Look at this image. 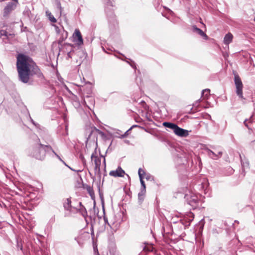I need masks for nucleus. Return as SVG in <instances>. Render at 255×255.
Here are the masks:
<instances>
[{
    "instance_id": "nucleus-1",
    "label": "nucleus",
    "mask_w": 255,
    "mask_h": 255,
    "mask_svg": "<svg viewBox=\"0 0 255 255\" xmlns=\"http://www.w3.org/2000/svg\"><path fill=\"white\" fill-rule=\"evenodd\" d=\"M16 68L19 80L24 83L29 82L30 77L36 75L40 78L43 75L39 67L29 56L18 54L16 56Z\"/></svg>"
},
{
    "instance_id": "nucleus-2",
    "label": "nucleus",
    "mask_w": 255,
    "mask_h": 255,
    "mask_svg": "<svg viewBox=\"0 0 255 255\" xmlns=\"http://www.w3.org/2000/svg\"><path fill=\"white\" fill-rule=\"evenodd\" d=\"M51 150L57 157L59 156L53 150L52 147L49 145H44L39 143L35 146L31 152H30V156L36 159V160L42 161L44 159L46 155V152Z\"/></svg>"
},
{
    "instance_id": "nucleus-3",
    "label": "nucleus",
    "mask_w": 255,
    "mask_h": 255,
    "mask_svg": "<svg viewBox=\"0 0 255 255\" xmlns=\"http://www.w3.org/2000/svg\"><path fill=\"white\" fill-rule=\"evenodd\" d=\"M234 82L236 86V93L239 97L243 101H245L247 98L244 97L243 93V84L238 74H235Z\"/></svg>"
},
{
    "instance_id": "nucleus-4",
    "label": "nucleus",
    "mask_w": 255,
    "mask_h": 255,
    "mask_svg": "<svg viewBox=\"0 0 255 255\" xmlns=\"http://www.w3.org/2000/svg\"><path fill=\"white\" fill-rule=\"evenodd\" d=\"M91 160L94 164L95 174L100 178L101 177L100 166L101 164V157L99 156L95 152L93 153L91 155Z\"/></svg>"
},
{
    "instance_id": "nucleus-5",
    "label": "nucleus",
    "mask_w": 255,
    "mask_h": 255,
    "mask_svg": "<svg viewBox=\"0 0 255 255\" xmlns=\"http://www.w3.org/2000/svg\"><path fill=\"white\" fill-rule=\"evenodd\" d=\"M74 41L77 42L78 45H81L83 44V39L82 34L78 29L75 30L74 33L73 34Z\"/></svg>"
},
{
    "instance_id": "nucleus-6",
    "label": "nucleus",
    "mask_w": 255,
    "mask_h": 255,
    "mask_svg": "<svg viewBox=\"0 0 255 255\" xmlns=\"http://www.w3.org/2000/svg\"><path fill=\"white\" fill-rule=\"evenodd\" d=\"M125 174V171L121 167H119L116 170H112L109 172V175L114 177H123Z\"/></svg>"
},
{
    "instance_id": "nucleus-7",
    "label": "nucleus",
    "mask_w": 255,
    "mask_h": 255,
    "mask_svg": "<svg viewBox=\"0 0 255 255\" xmlns=\"http://www.w3.org/2000/svg\"><path fill=\"white\" fill-rule=\"evenodd\" d=\"M15 6V4L9 2L3 9V16L5 17H7L11 11L14 9Z\"/></svg>"
},
{
    "instance_id": "nucleus-8",
    "label": "nucleus",
    "mask_w": 255,
    "mask_h": 255,
    "mask_svg": "<svg viewBox=\"0 0 255 255\" xmlns=\"http://www.w3.org/2000/svg\"><path fill=\"white\" fill-rule=\"evenodd\" d=\"M174 132L176 135L182 137H186L188 135V132L187 130L181 128L177 126L175 128Z\"/></svg>"
},
{
    "instance_id": "nucleus-9",
    "label": "nucleus",
    "mask_w": 255,
    "mask_h": 255,
    "mask_svg": "<svg viewBox=\"0 0 255 255\" xmlns=\"http://www.w3.org/2000/svg\"><path fill=\"white\" fill-rule=\"evenodd\" d=\"M92 135H94V136L100 135L102 138H105L106 137L105 134L103 131L100 130L96 128H94L92 130L89 137L90 138Z\"/></svg>"
},
{
    "instance_id": "nucleus-10",
    "label": "nucleus",
    "mask_w": 255,
    "mask_h": 255,
    "mask_svg": "<svg viewBox=\"0 0 255 255\" xmlns=\"http://www.w3.org/2000/svg\"><path fill=\"white\" fill-rule=\"evenodd\" d=\"M193 30L194 32H197L200 35L202 36L205 39H208V36L201 29L198 28L196 25L192 26Z\"/></svg>"
},
{
    "instance_id": "nucleus-11",
    "label": "nucleus",
    "mask_w": 255,
    "mask_h": 255,
    "mask_svg": "<svg viewBox=\"0 0 255 255\" xmlns=\"http://www.w3.org/2000/svg\"><path fill=\"white\" fill-rule=\"evenodd\" d=\"M233 34L229 32L227 34L225 35L224 38V43L226 45H229L230 43H231L233 41Z\"/></svg>"
},
{
    "instance_id": "nucleus-12",
    "label": "nucleus",
    "mask_w": 255,
    "mask_h": 255,
    "mask_svg": "<svg viewBox=\"0 0 255 255\" xmlns=\"http://www.w3.org/2000/svg\"><path fill=\"white\" fill-rule=\"evenodd\" d=\"M79 205L80 207L78 209L79 212L84 218H86L88 216L87 210L85 207L82 204L81 202L79 203Z\"/></svg>"
},
{
    "instance_id": "nucleus-13",
    "label": "nucleus",
    "mask_w": 255,
    "mask_h": 255,
    "mask_svg": "<svg viewBox=\"0 0 255 255\" xmlns=\"http://www.w3.org/2000/svg\"><path fill=\"white\" fill-rule=\"evenodd\" d=\"M208 154L209 156H210L213 159H217L218 158L221 156L222 154V151H218L217 152V153L216 154L214 151H212V150H209L208 151Z\"/></svg>"
},
{
    "instance_id": "nucleus-14",
    "label": "nucleus",
    "mask_w": 255,
    "mask_h": 255,
    "mask_svg": "<svg viewBox=\"0 0 255 255\" xmlns=\"http://www.w3.org/2000/svg\"><path fill=\"white\" fill-rule=\"evenodd\" d=\"M146 193V189H141L140 192L138 193V202L141 204L144 200Z\"/></svg>"
},
{
    "instance_id": "nucleus-15",
    "label": "nucleus",
    "mask_w": 255,
    "mask_h": 255,
    "mask_svg": "<svg viewBox=\"0 0 255 255\" xmlns=\"http://www.w3.org/2000/svg\"><path fill=\"white\" fill-rule=\"evenodd\" d=\"M86 189L87 191L88 192V193H89V194L90 195L92 199L94 200L95 198V193H94L93 188L90 186L87 185L86 187Z\"/></svg>"
},
{
    "instance_id": "nucleus-16",
    "label": "nucleus",
    "mask_w": 255,
    "mask_h": 255,
    "mask_svg": "<svg viewBox=\"0 0 255 255\" xmlns=\"http://www.w3.org/2000/svg\"><path fill=\"white\" fill-rule=\"evenodd\" d=\"M71 201L70 198H67L64 203V207L67 210H70L71 208Z\"/></svg>"
},
{
    "instance_id": "nucleus-17",
    "label": "nucleus",
    "mask_w": 255,
    "mask_h": 255,
    "mask_svg": "<svg viewBox=\"0 0 255 255\" xmlns=\"http://www.w3.org/2000/svg\"><path fill=\"white\" fill-rule=\"evenodd\" d=\"M163 125L166 128H169L170 129H172L173 131L174 130L175 128L176 127L177 125L175 124L168 123V122H164L163 123Z\"/></svg>"
},
{
    "instance_id": "nucleus-18",
    "label": "nucleus",
    "mask_w": 255,
    "mask_h": 255,
    "mask_svg": "<svg viewBox=\"0 0 255 255\" xmlns=\"http://www.w3.org/2000/svg\"><path fill=\"white\" fill-rule=\"evenodd\" d=\"M46 15L48 17L49 19L53 23H55L57 22L56 19L54 17V16L51 14V13L48 11L46 12Z\"/></svg>"
},
{
    "instance_id": "nucleus-19",
    "label": "nucleus",
    "mask_w": 255,
    "mask_h": 255,
    "mask_svg": "<svg viewBox=\"0 0 255 255\" xmlns=\"http://www.w3.org/2000/svg\"><path fill=\"white\" fill-rule=\"evenodd\" d=\"M110 6H114V5L113 4V3L111 0H107V1L106 2V9L107 10H108L109 7Z\"/></svg>"
},
{
    "instance_id": "nucleus-20",
    "label": "nucleus",
    "mask_w": 255,
    "mask_h": 255,
    "mask_svg": "<svg viewBox=\"0 0 255 255\" xmlns=\"http://www.w3.org/2000/svg\"><path fill=\"white\" fill-rule=\"evenodd\" d=\"M210 90L209 89H205L203 91L202 94L203 96L207 97L210 95Z\"/></svg>"
},
{
    "instance_id": "nucleus-21",
    "label": "nucleus",
    "mask_w": 255,
    "mask_h": 255,
    "mask_svg": "<svg viewBox=\"0 0 255 255\" xmlns=\"http://www.w3.org/2000/svg\"><path fill=\"white\" fill-rule=\"evenodd\" d=\"M138 173L139 177H143L142 176L145 174L144 170L141 168L138 169Z\"/></svg>"
},
{
    "instance_id": "nucleus-22",
    "label": "nucleus",
    "mask_w": 255,
    "mask_h": 255,
    "mask_svg": "<svg viewBox=\"0 0 255 255\" xmlns=\"http://www.w3.org/2000/svg\"><path fill=\"white\" fill-rule=\"evenodd\" d=\"M67 35H68V33L67 32H66V36L65 38L64 37H62V38H60L58 41V43L59 44H61L64 41V40H65V39H66L67 37Z\"/></svg>"
},
{
    "instance_id": "nucleus-23",
    "label": "nucleus",
    "mask_w": 255,
    "mask_h": 255,
    "mask_svg": "<svg viewBox=\"0 0 255 255\" xmlns=\"http://www.w3.org/2000/svg\"><path fill=\"white\" fill-rule=\"evenodd\" d=\"M139 178H140L141 184L142 186V188L141 189H145V188H146L145 184L144 181L143 180V177H139Z\"/></svg>"
},
{
    "instance_id": "nucleus-24",
    "label": "nucleus",
    "mask_w": 255,
    "mask_h": 255,
    "mask_svg": "<svg viewBox=\"0 0 255 255\" xmlns=\"http://www.w3.org/2000/svg\"><path fill=\"white\" fill-rule=\"evenodd\" d=\"M65 44L66 45L69 46H70L71 47H73V45L72 44H70V43H65Z\"/></svg>"
},
{
    "instance_id": "nucleus-25",
    "label": "nucleus",
    "mask_w": 255,
    "mask_h": 255,
    "mask_svg": "<svg viewBox=\"0 0 255 255\" xmlns=\"http://www.w3.org/2000/svg\"><path fill=\"white\" fill-rule=\"evenodd\" d=\"M130 129H129V130H128V131H127V132H125V134H124V136H125H125H126L128 135V132L130 130Z\"/></svg>"
},
{
    "instance_id": "nucleus-26",
    "label": "nucleus",
    "mask_w": 255,
    "mask_h": 255,
    "mask_svg": "<svg viewBox=\"0 0 255 255\" xmlns=\"http://www.w3.org/2000/svg\"><path fill=\"white\" fill-rule=\"evenodd\" d=\"M67 55H68L69 58H71V51H70V52H69L68 53Z\"/></svg>"
},
{
    "instance_id": "nucleus-27",
    "label": "nucleus",
    "mask_w": 255,
    "mask_h": 255,
    "mask_svg": "<svg viewBox=\"0 0 255 255\" xmlns=\"http://www.w3.org/2000/svg\"><path fill=\"white\" fill-rule=\"evenodd\" d=\"M104 219L105 221L106 222H107V223H108L107 219V218H106L105 217H104Z\"/></svg>"
},
{
    "instance_id": "nucleus-28",
    "label": "nucleus",
    "mask_w": 255,
    "mask_h": 255,
    "mask_svg": "<svg viewBox=\"0 0 255 255\" xmlns=\"http://www.w3.org/2000/svg\"><path fill=\"white\" fill-rule=\"evenodd\" d=\"M104 164H105V166H106V161H105V158L104 159Z\"/></svg>"
},
{
    "instance_id": "nucleus-29",
    "label": "nucleus",
    "mask_w": 255,
    "mask_h": 255,
    "mask_svg": "<svg viewBox=\"0 0 255 255\" xmlns=\"http://www.w3.org/2000/svg\"><path fill=\"white\" fill-rule=\"evenodd\" d=\"M254 21H255V18H254Z\"/></svg>"
}]
</instances>
